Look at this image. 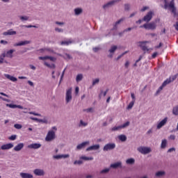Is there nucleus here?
I'll use <instances>...</instances> for the list:
<instances>
[{"label": "nucleus", "mask_w": 178, "mask_h": 178, "mask_svg": "<svg viewBox=\"0 0 178 178\" xmlns=\"http://www.w3.org/2000/svg\"><path fill=\"white\" fill-rule=\"evenodd\" d=\"M120 129H122L121 125L118 126V127H114L112 128V131H117V130H120Z\"/></svg>", "instance_id": "obj_42"}, {"label": "nucleus", "mask_w": 178, "mask_h": 178, "mask_svg": "<svg viewBox=\"0 0 178 178\" xmlns=\"http://www.w3.org/2000/svg\"><path fill=\"white\" fill-rule=\"evenodd\" d=\"M172 113H173V115H175V116L178 115V105L173 108Z\"/></svg>", "instance_id": "obj_31"}, {"label": "nucleus", "mask_w": 178, "mask_h": 178, "mask_svg": "<svg viewBox=\"0 0 178 178\" xmlns=\"http://www.w3.org/2000/svg\"><path fill=\"white\" fill-rule=\"evenodd\" d=\"M108 172H109V168H106L104 170H102L100 173H108Z\"/></svg>", "instance_id": "obj_50"}, {"label": "nucleus", "mask_w": 178, "mask_h": 178, "mask_svg": "<svg viewBox=\"0 0 178 178\" xmlns=\"http://www.w3.org/2000/svg\"><path fill=\"white\" fill-rule=\"evenodd\" d=\"M0 99H2V101H5L6 102H10V100L3 98L2 96H0Z\"/></svg>", "instance_id": "obj_51"}, {"label": "nucleus", "mask_w": 178, "mask_h": 178, "mask_svg": "<svg viewBox=\"0 0 178 178\" xmlns=\"http://www.w3.org/2000/svg\"><path fill=\"white\" fill-rule=\"evenodd\" d=\"M134 102H135L134 101L131 102L127 106V109H131V108L134 106Z\"/></svg>", "instance_id": "obj_41"}, {"label": "nucleus", "mask_w": 178, "mask_h": 178, "mask_svg": "<svg viewBox=\"0 0 178 178\" xmlns=\"http://www.w3.org/2000/svg\"><path fill=\"white\" fill-rule=\"evenodd\" d=\"M30 42H31L30 40L22 41L18 43H15L14 47H23V45H27V44H30Z\"/></svg>", "instance_id": "obj_15"}, {"label": "nucleus", "mask_w": 178, "mask_h": 178, "mask_svg": "<svg viewBox=\"0 0 178 178\" xmlns=\"http://www.w3.org/2000/svg\"><path fill=\"white\" fill-rule=\"evenodd\" d=\"M5 58H6V53H3V54H1V55L0 56V58H1V59H5Z\"/></svg>", "instance_id": "obj_53"}, {"label": "nucleus", "mask_w": 178, "mask_h": 178, "mask_svg": "<svg viewBox=\"0 0 178 178\" xmlns=\"http://www.w3.org/2000/svg\"><path fill=\"white\" fill-rule=\"evenodd\" d=\"M163 175H165V172L164 171H159L156 173V176L157 177H161V176H163Z\"/></svg>", "instance_id": "obj_38"}, {"label": "nucleus", "mask_w": 178, "mask_h": 178, "mask_svg": "<svg viewBox=\"0 0 178 178\" xmlns=\"http://www.w3.org/2000/svg\"><path fill=\"white\" fill-rule=\"evenodd\" d=\"M111 168L113 169H118V168H122V162H117L111 165Z\"/></svg>", "instance_id": "obj_22"}, {"label": "nucleus", "mask_w": 178, "mask_h": 178, "mask_svg": "<svg viewBox=\"0 0 178 178\" xmlns=\"http://www.w3.org/2000/svg\"><path fill=\"white\" fill-rule=\"evenodd\" d=\"M70 44H73V40H64L60 42V45H70Z\"/></svg>", "instance_id": "obj_24"}, {"label": "nucleus", "mask_w": 178, "mask_h": 178, "mask_svg": "<svg viewBox=\"0 0 178 178\" xmlns=\"http://www.w3.org/2000/svg\"><path fill=\"white\" fill-rule=\"evenodd\" d=\"M145 29V30H155L156 29V24L155 22H150L149 24H144L140 26V29Z\"/></svg>", "instance_id": "obj_1"}, {"label": "nucleus", "mask_w": 178, "mask_h": 178, "mask_svg": "<svg viewBox=\"0 0 178 178\" xmlns=\"http://www.w3.org/2000/svg\"><path fill=\"white\" fill-rule=\"evenodd\" d=\"M17 138V136L12 135L8 138V140H10V141H15V140H16Z\"/></svg>", "instance_id": "obj_40"}, {"label": "nucleus", "mask_w": 178, "mask_h": 178, "mask_svg": "<svg viewBox=\"0 0 178 178\" xmlns=\"http://www.w3.org/2000/svg\"><path fill=\"white\" fill-rule=\"evenodd\" d=\"M168 122V117H165L163 120H161L158 124H157V129H161V127H163Z\"/></svg>", "instance_id": "obj_12"}, {"label": "nucleus", "mask_w": 178, "mask_h": 178, "mask_svg": "<svg viewBox=\"0 0 178 178\" xmlns=\"http://www.w3.org/2000/svg\"><path fill=\"white\" fill-rule=\"evenodd\" d=\"M72 88H70L68 90L66 91V96H65V101L67 104L68 102H70L72 101Z\"/></svg>", "instance_id": "obj_5"}, {"label": "nucleus", "mask_w": 178, "mask_h": 178, "mask_svg": "<svg viewBox=\"0 0 178 178\" xmlns=\"http://www.w3.org/2000/svg\"><path fill=\"white\" fill-rule=\"evenodd\" d=\"M14 127H15V129H22L23 127H22V124H15L14 125Z\"/></svg>", "instance_id": "obj_45"}, {"label": "nucleus", "mask_w": 178, "mask_h": 178, "mask_svg": "<svg viewBox=\"0 0 178 178\" xmlns=\"http://www.w3.org/2000/svg\"><path fill=\"white\" fill-rule=\"evenodd\" d=\"M28 148H30L31 149H38V148H41V144L32 143L28 145Z\"/></svg>", "instance_id": "obj_11"}, {"label": "nucleus", "mask_w": 178, "mask_h": 178, "mask_svg": "<svg viewBox=\"0 0 178 178\" xmlns=\"http://www.w3.org/2000/svg\"><path fill=\"white\" fill-rule=\"evenodd\" d=\"M0 44H3L4 45H6L8 44V41L6 40H1Z\"/></svg>", "instance_id": "obj_62"}, {"label": "nucleus", "mask_w": 178, "mask_h": 178, "mask_svg": "<svg viewBox=\"0 0 178 178\" xmlns=\"http://www.w3.org/2000/svg\"><path fill=\"white\" fill-rule=\"evenodd\" d=\"M55 131H49L45 138L46 141H52L55 140Z\"/></svg>", "instance_id": "obj_4"}, {"label": "nucleus", "mask_w": 178, "mask_h": 178, "mask_svg": "<svg viewBox=\"0 0 178 178\" xmlns=\"http://www.w3.org/2000/svg\"><path fill=\"white\" fill-rule=\"evenodd\" d=\"M164 87H165V86H163V85H161V86L159 88L158 90L156 91V94H159V93L161 92V91L163 90V88H164Z\"/></svg>", "instance_id": "obj_44"}, {"label": "nucleus", "mask_w": 178, "mask_h": 178, "mask_svg": "<svg viewBox=\"0 0 178 178\" xmlns=\"http://www.w3.org/2000/svg\"><path fill=\"white\" fill-rule=\"evenodd\" d=\"M99 83V79H94L92 81V86H95V84H98Z\"/></svg>", "instance_id": "obj_46"}, {"label": "nucleus", "mask_w": 178, "mask_h": 178, "mask_svg": "<svg viewBox=\"0 0 178 178\" xmlns=\"http://www.w3.org/2000/svg\"><path fill=\"white\" fill-rule=\"evenodd\" d=\"M156 56H158V52H154V53L152 55V59H155V58H156Z\"/></svg>", "instance_id": "obj_52"}, {"label": "nucleus", "mask_w": 178, "mask_h": 178, "mask_svg": "<svg viewBox=\"0 0 178 178\" xmlns=\"http://www.w3.org/2000/svg\"><path fill=\"white\" fill-rule=\"evenodd\" d=\"M166 144H168V141L166 140V139L163 140L161 143V148H165Z\"/></svg>", "instance_id": "obj_37"}, {"label": "nucleus", "mask_w": 178, "mask_h": 178, "mask_svg": "<svg viewBox=\"0 0 178 178\" xmlns=\"http://www.w3.org/2000/svg\"><path fill=\"white\" fill-rule=\"evenodd\" d=\"M116 49H118L117 46H112L111 47V49H109V52H111V54H113V52H115V51H116Z\"/></svg>", "instance_id": "obj_36"}, {"label": "nucleus", "mask_w": 178, "mask_h": 178, "mask_svg": "<svg viewBox=\"0 0 178 178\" xmlns=\"http://www.w3.org/2000/svg\"><path fill=\"white\" fill-rule=\"evenodd\" d=\"M84 112H92V108H89L83 110Z\"/></svg>", "instance_id": "obj_56"}, {"label": "nucleus", "mask_w": 178, "mask_h": 178, "mask_svg": "<svg viewBox=\"0 0 178 178\" xmlns=\"http://www.w3.org/2000/svg\"><path fill=\"white\" fill-rule=\"evenodd\" d=\"M129 9H130V5H129V4H125V5H124V10H129Z\"/></svg>", "instance_id": "obj_57"}, {"label": "nucleus", "mask_w": 178, "mask_h": 178, "mask_svg": "<svg viewBox=\"0 0 178 178\" xmlns=\"http://www.w3.org/2000/svg\"><path fill=\"white\" fill-rule=\"evenodd\" d=\"M5 77H6V79H8V80H10V81H17V78L12 76V75H10L8 74H4Z\"/></svg>", "instance_id": "obj_19"}, {"label": "nucleus", "mask_w": 178, "mask_h": 178, "mask_svg": "<svg viewBox=\"0 0 178 178\" xmlns=\"http://www.w3.org/2000/svg\"><path fill=\"white\" fill-rule=\"evenodd\" d=\"M173 151H176V149L175 147H172L168 150V152H173Z\"/></svg>", "instance_id": "obj_60"}, {"label": "nucleus", "mask_w": 178, "mask_h": 178, "mask_svg": "<svg viewBox=\"0 0 178 178\" xmlns=\"http://www.w3.org/2000/svg\"><path fill=\"white\" fill-rule=\"evenodd\" d=\"M83 13V10L81 8H75L74 9V13L76 16H79V15H81V13Z\"/></svg>", "instance_id": "obj_28"}, {"label": "nucleus", "mask_w": 178, "mask_h": 178, "mask_svg": "<svg viewBox=\"0 0 178 178\" xmlns=\"http://www.w3.org/2000/svg\"><path fill=\"white\" fill-rule=\"evenodd\" d=\"M122 0H113L111 1L108 2L107 3L104 4L103 6L104 9H106V8H109L111 6H113V5H115L117 2H120Z\"/></svg>", "instance_id": "obj_8"}, {"label": "nucleus", "mask_w": 178, "mask_h": 178, "mask_svg": "<svg viewBox=\"0 0 178 178\" xmlns=\"http://www.w3.org/2000/svg\"><path fill=\"white\" fill-rule=\"evenodd\" d=\"M162 45H163V44L162 42H160L158 46H156L155 48L156 49H159V48H161V47H162Z\"/></svg>", "instance_id": "obj_61"}, {"label": "nucleus", "mask_w": 178, "mask_h": 178, "mask_svg": "<svg viewBox=\"0 0 178 178\" xmlns=\"http://www.w3.org/2000/svg\"><path fill=\"white\" fill-rule=\"evenodd\" d=\"M88 144H90V142H88V141L83 142V143L78 145L76 148L78 149H81L82 148H84Z\"/></svg>", "instance_id": "obj_23"}, {"label": "nucleus", "mask_w": 178, "mask_h": 178, "mask_svg": "<svg viewBox=\"0 0 178 178\" xmlns=\"http://www.w3.org/2000/svg\"><path fill=\"white\" fill-rule=\"evenodd\" d=\"M19 19L22 22H27L29 17L28 16H19Z\"/></svg>", "instance_id": "obj_33"}, {"label": "nucleus", "mask_w": 178, "mask_h": 178, "mask_svg": "<svg viewBox=\"0 0 178 178\" xmlns=\"http://www.w3.org/2000/svg\"><path fill=\"white\" fill-rule=\"evenodd\" d=\"M14 145L13 143H7L5 145H2L1 146L0 149H3V151L6 150V149H11V148H13Z\"/></svg>", "instance_id": "obj_9"}, {"label": "nucleus", "mask_w": 178, "mask_h": 178, "mask_svg": "<svg viewBox=\"0 0 178 178\" xmlns=\"http://www.w3.org/2000/svg\"><path fill=\"white\" fill-rule=\"evenodd\" d=\"M17 32L15 31H13V29L8 30L6 32L3 33V35H16Z\"/></svg>", "instance_id": "obj_14"}, {"label": "nucleus", "mask_w": 178, "mask_h": 178, "mask_svg": "<svg viewBox=\"0 0 178 178\" xmlns=\"http://www.w3.org/2000/svg\"><path fill=\"white\" fill-rule=\"evenodd\" d=\"M54 159H60L62 158H69V154H62L54 156Z\"/></svg>", "instance_id": "obj_25"}, {"label": "nucleus", "mask_w": 178, "mask_h": 178, "mask_svg": "<svg viewBox=\"0 0 178 178\" xmlns=\"http://www.w3.org/2000/svg\"><path fill=\"white\" fill-rule=\"evenodd\" d=\"M97 149H99V145H95L90 146L86 149V151H94Z\"/></svg>", "instance_id": "obj_20"}, {"label": "nucleus", "mask_w": 178, "mask_h": 178, "mask_svg": "<svg viewBox=\"0 0 178 178\" xmlns=\"http://www.w3.org/2000/svg\"><path fill=\"white\" fill-rule=\"evenodd\" d=\"M164 1V9H168V1L167 0H163Z\"/></svg>", "instance_id": "obj_54"}, {"label": "nucleus", "mask_w": 178, "mask_h": 178, "mask_svg": "<svg viewBox=\"0 0 178 178\" xmlns=\"http://www.w3.org/2000/svg\"><path fill=\"white\" fill-rule=\"evenodd\" d=\"M129 65H130V62H129V60L126 61V63L124 64L126 69H127L129 67Z\"/></svg>", "instance_id": "obj_58"}, {"label": "nucleus", "mask_w": 178, "mask_h": 178, "mask_svg": "<svg viewBox=\"0 0 178 178\" xmlns=\"http://www.w3.org/2000/svg\"><path fill=\"white\" fill-rule=\"evenodd\" d=\"M6 106H8V108H11V109H15L16 108H18V109H23V106H20V105H16V104H6Z\"/></svg>", "instance_id": "obj_16"}, {"label": "nucleus", "mask_w": 178, "mask_h": 178, "mask_svg": "<svg viewBox=\"0 0 178 178\" xmlns=\"http://www.w3.org/2000/svg\"><path fill=\"white\" fill-rule=\"evenodd\" d=\"M126 54H127V51H125L120 56H118V57L117 58V60H119V59H120V58H122V56H123L124 55H126Z\"/></svg>", "instance_id": "obj_55"}, {"label": "nucleus", "mask_w": 178, "mask_h": 178, "mask_svg": "<svg viewBox=\"0 0 178 178\" xmlns=\"http://www.w3.org/2000/svg\"><path fill=\"white\" fill-rule=\"evenodd\" d=\"M24 27H26V29H31V28H34V29H38V26L35 25H25L24 26Z\"/></svg>", "instance_id": "obj_43"}, {"label": "nucleus", "mask_w": 178, "mask_h": 178, "mask_svg": "<svg viewBox=\"0 0 178 178\" xmlns=\"http://www.w3.org/2000/svg\"><path fill=\"white\" fill-rule=\"evenodd\" d=\"M174 27H175V30L178 31V22H176V24L174 25Z\"/></svg>", "instance_id": "obj_64"}, {"label": "nucleus", "mask_w": 178, "mask_h": 178, "mask_svg": "<svg viewBox=\"0 0 178 178\" xmlns=\"http://www.w3.org/2000/svg\"><path fill=\"white\" fill-rule=\"evenodd\" d=\"M118 138L120 141L124 142L126 140H127V137H126L125 135H120L118 136Z\"/></svg>", "instance_id": "obj_29"}, {"label": "nucleus", "mask_w": 178, "mask_h": 178, "mask_svg": "<svg viewBox=\"0 0 178 178\" xmlns=\"http://www.w3.org/2000/svg\"><path fill=\"white\" fill-rule=\"evenodd\" d=\"M19 176L22 178H33V175H31L30 173H26V172L19 173Z\"/></svg>", "instance_id": "obj_17"}, {"label": "nucleus", "mask_w": 178, "mask_h": 178, "mask_svg": "<svg viewBox=\"0 0 178 178\" xmlns=\"http://www.w3.org/2000/svg\"><path fill=\"white\" fill-rule=\"evenodd\" d=\"M23 148H24V143H21L14 147V151H15L16 152H19V151H22Z\"/></svg>", "instance_id": "obj_13"}, {"label": "nucleus", "mask_w": 178, "mask_h": 178, "mask_svg": "<svg viewBox=\"0 0 178 178\" xmlns=\"http://www.w3.org/2000/svg\"><path fill=\"white\" fill-rule=\"evenodd\" d=\"M152 15H154V13L152 11L147 13V14L143 19V22H146L147 23H148V22H151Z\"/></svg>", "instance_id": "obj_7"}, {"label": "nucleus", "mask_w": 178, "mask_h": 178, "mask_svg": "<svg viewBox=\"0 0 178 178\" xmlns=\"http://www.w3.org/2000/svg\"><path fill=\"white\" fill-rule=\"evenodd\" d=\"M45 60H50V62H55L56 60V58L54 56H45Z\"/></svg>", "instance_id": "obj_27"}, {"label": "nucleus", "mask_w": 178, "mask_h": 178, "mask_svg": "<svg viewBox=\"0 0 178 178\" xmlns=\"http://www.w3.org/2000/svg\"><path fill=\"white\" fill-rule=\"evenodd\" d=\"M15 49H10L9 51H8L6 53V57L12 59V58H13V52H15Z\"/></svg>", "instance_id": "obj_18"}, {"label": "nucleus", "mask_w": 178, "mask_h": 178, "mask_svg": "<svg viewBox=\"0 0 178 178\" xmlns=\"http://www.w3.org/2000/svg\"><path fill=\"white\" fill-rule=\"evenodd\" d=\"M123 20H124V18H121L120 19H119L118 21H117L115 24L113 28V30H116V29H118V24H120V23H122V22H123Z\"/></svg>", "instance_id": "obj_26"}, {"label": "nucleus", "mask_w": 178, "mask_h": 178, "mask_svg": "<svg viewBox=\"0 0 178 178\" xmlns=\"http://www.w3.org/2000/svg\"><path fill=\"white\" fill-rule=\"evenodd\" d=\"M55 31H57V33H63V29H59V28H55Z\"/></svg>", "instance_id": "obj_48"}, {"label": "nucleus", "mask_w": 178, "mask_h": 178, "mask_svg": "<svg viewBox=\"0 0 178 178\" xmlns=\"http://www.w3.org/2000/svg\"><path fill=\"white\" fill-rule=\"evenodd\" d=\"M81 159H83V161H92V159H94V158L83 156L81 157Z\"/></svg>", "instance_id": "obj_32"}, {"label": "nucleus", "mask_w": 178, "mask_h": 178, "mask_svg": "<svg viewBox=\"0 0 178 178\" xmlns=\"http://www.w3.org/2000/svg\"><path fill=\"white\" fill-rule=\"evenodd\" d=\"M116 145L115 143H108L106 144L103 149L104 151H111V149H115Z\"/></svg>", "instance_id": "obj_6"}, {"label": "nucleus", "mask_w": 178, "mask_h": 178, "mask_svg": "<svg viewBox=\"0 0 178 178\" xmlns=\"http://www.w3.org/2000/svg\"><path fill=\"white\" fill-rule=\"evenodd\" d=\"M45 65L47 66V67H49L50 69H55V64L54 63H49L48 62H46Z\"/></svg>", "instance_id": "obj_30"}, {"label": "nucleus", "mask_w": 178, "mask_h": 178, "mask_svg": "<svg viewBox=\"0 0 178 178\" xmlns=\"http://www.w3.org/2000/svg\"><path fill=\"white\" fill-rule=\"evenodd\" d=\"M29 67H30L31 69H32V70H35V69H36L35 66H34V65H29Z\"/></svg>", "instance_id": "obj_63"}, {"label": "nucleus", "mask_w": 178, "mask_h": 178, "mask_svg": "<svg viewBox=\"0 0 178 178\" xmlns=\"http://www.w3.org/2000/svg\"><path fill=\"white\" fill-rule=\"evenodd\" d=\"M76 80L77 81V83H79V81H81L83 80V74H79L76 76Z\"/></svg>", "instance_id": "obj_34"}, {"label": "nucleus", "mask_w": 178, "mask_h": 178, "mask_svg": "<svg viewBox=\"0 0 178 178\" xmlns=\"http://www.w3.org/2000/svg\"><path fill=\"white\" fill-rule=\"evenodd\" d=\"M33 173L34 175H35V176H44V175H45V172H44V170H41V169H35L33 170Z\"/></svg>", "instance_id": "obj_10"}, {"label": "nucleus", "mask_w": 178, "mask_h": 178, "mask_svg": "<svg viewBox=\"0 0 178 178\" xmlns=\"http://www.w3.org/2000/svg\"><path fill=\"white\" fill-rule=\"evenodd\" d=\"M81 163H83V161L81 160L79 161H75L74 162V165H81Z\"/></svg>", "instance_id": "obj_47"}, {"label": "nucleus", "mask_w": 178, "mask_h": 178, "mask_svg": "<svg viewBox=\"0 0 178 178\" xmlns=\"http://www.w3.org/2000/svg\"><path fill=\"white\" fill-rule=\"evenodd\" d=\"M169 139H170V140H175V139H176V136H175V135H170V136H169Z\"/></svg>", "instance_id": "obj_59"}, {"label": "nucleus", "mask_w": 178, "mask_h": 178, "mask_svg": "<svg viewBox=\"0 0 178 178\" xmlns=\"http://www.w3.org/2000/svg\"><path fill=\"white\" fill-rule=\"evenodd\" d=\"M127 165H133V163H134L135 161L134 159H129L127 160Z\"/></svg>", "instance_id": "obj_35"}, {"label": "nucleus", "mask_w": 178, "mask_h": 178, "mask_svg": "<svg viewBox=\"0 0 178 178\" xmlns=\"http://www.w3.org/2000/svg\"><path fill=\"white\" fill-rule=\"evenodd\" d=\"M29 115H33L34 116H40V115L39 113H34L33 111L29 112Z\"/></svg>", "instance_id": "obj_49"}, {"label": "nucleus", "mask_w": 178, "mask_h": 178, "mask_svg": "<svg viewBox=\"0 0 178 178\" xmlns=\"http://www.w3.org/2000/svg\"><path fill=\"white\" fill-rule=\"evenodd\" d=\"M138 151L140 152V154H143V155H147V154H149V152H151V148L147 147H139L138 148Z\"/></svg>", "instance_id": "obj_3"}, {"label": "nucleus", "mask_w": 178, "mask_h": 178, "mask_svg": "<svg viewBox=\"0 0 178 178\" xmlns=\"http://www.w3.org/2000/svg\"><path fill=\"white\" fill-rule=\"evenodd\" d=\"M147 42H148V41L139 42V44H140V48H142V49L143 51H149V49H148V47H147V46L143 45V44H147Z\"/></svg>", "instance_id": "obj_21"}, {"label": "nucleus", "mask_w": 178, "mask_h": 178, "mask_svg": "<svg viewBox=\"0 0 178 178\" xmlns=\"http://www.w3.org/2000/svg\"><path fill=\"white\" fill-rule=\"evenodd\" d=\"M121 126V129H124L126 127H128V126H130V122L127 121V122L124 123Z\"/></svg>", "instance_id": "obj_39"}, {"label": "nucleus", "mask_w": 178, "mask_h": 178, "mask_svg": "<svg viewBox=\"0 0 178 178\" xmlns=\"http://www.w3.org/2000/svg\"><path fill=\"white\" fill-rule=\"evenodd\" d=\"M177 76H178V74H175L174 76H170L169 78H168L162 83L163 87H166V86H168V84H170V83H172V81H175V80H176V79H177Z\"/></svg>", "instance_id": "obj_2"}]
</instances>
